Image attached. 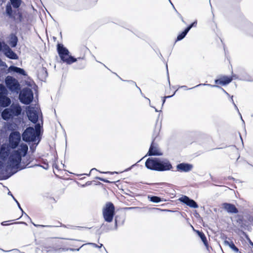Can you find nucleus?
<instances>
[{
  "mask_svg": "<svg viewBox=\"0 0 253 253\" xmlns=\"http://www.w3.org/2000/svg\"><path fill=\"white\" fill-rule=\"evenodd\" d=\"M28 147L27 144L22 143L17 150H14L10 153V149L8 147L2 145L0 149V159L5 160L9 154L5 171L8 173L7 178L15 173L19 169V164L21 161L22 157H24L28 151Z\"/></svg>",
  "mask_w": 253,
  "mask_h": 253,
  "instance_id": "1",
  "label": "nucleus"
},
{
  "mask_svg": "<svg viewBox=\"0 0 253 253\" xmlns=\"http://www.w3.org/2000/svg\"><path fill=\"white\" fill-rule=\"evenodd\" d=\"M21 108L17 104H12L10 107L5 109L1 113L2 118L8 121L14 117L18 116L21 113Z\"/></svg>",
  "mask_w": 253,
  "mask_h": 253,
  "instance_id": "2",
  "label": "nucleus"
},
{
  "mask_svg": "<svg viewBox=\"0 0 253 253\" xmlns=\"http://www.w3.org/2000/svg\"><path fill=\"white\" fill-rule=\"evenodd\" d=\"M19 98L20 102L24 104H30L33 100V92L29 88H24L20 92Z\"/></svg>",
  "mask_w": 253,
  "mask_h": 253,
  "instance_id": "3",
  "label": "nucleus"
},
{
  "mask_svg": "<svg viewBox=\"0 0 253 253\" xmlns=\"http://www.w3.org/2000/svg\"><path fill=\"white\" fill-rule=\"evenodd\" d=\"M40 135L39 131H36L32 127L26 129L22 134L23 140L26 142H34Z\"/></svg>",
  "mask_w": 253,
  "mask_h": 253,
  "instance_id": "4",
  "label": "nucleus"
},
{
  "mask_svg": "<svg viewBox=\"0 0 253 253\" xmlns=\"http://www.w3.org/2000/svg\"><path fill=\"white\" fill-rule=\"evenodd\" d=\"M115 213V208L111 203L106 204L105 207L103 211V217L105 220L108 222H111Z\"/></svg>",
  "mask_w": 253,
  "mask_h": 253,
  "instance_id": "5",
  "label": "nucleus"
},
{
  "mask_svg": "<svg viewBox=\"0 0 253 253\" xmlns=\"http://www.w3.org/2000/svg\"><path fill=\"white\" fill-rule=\"evenodd\" d=\"M8 88L12 92H18L20 89V84L17 80L11 76H7L5 80Z\"/></svg>",
  "mask_w": 253,
  "mask_h": 253,
  "instance_id": "6",
  "label": "nucleus"
},
{
  "mask_svg": "<svg viewBox=\"0 0 253 253\" xmlns=\"http://www.w3.org/2000/svg\"><path fill=\"white\" fill-rule=\"evenodd\" d=\"M21 134L18 131L12 132L9 136V146L12 149L16 148L21 141Z\"/></svg>",
  "mask_w": 253,
  "mask_h": 253,
  "instance_id": "7",
  "label": "nucleus"
},
{
  "mask_svg": "<svg viewBox=\"0 0 253 253\" xmlns=\"http://www.w3.org/2000/svg\"><path fill=\"white\" fill-rule=\"evenodd\" d=\"M39 112L36 107H28L27 114L29 120L33 123H36L39 119Z\"/></svg>",
  "mask_w": 253,
  "mask_h": 253,
  "instance_id": "8",
  "label": "nucleus"
},
{
  "mask_svg": "<svg viewBox=\"0 0 253 253\" xmlns=\"http://www.w3.org/2000/svg\"><path fill=\"white\" fill-rule=\"evenodd\" d=\"M158 171H167L171 170L172 166L170 162L167 159L158 158Z\"/></svg>",
  "mask_w": 253,
  "mask_h": 253,
  "instance_id": "9",
  "label": "nucleus"
},
{
  "mask_svg": "<svg viewBox=\"0 0 253 253\" xmlns=\"http://www.w3.org/2000/svg\"><path fill=\"white\" fill-rule=\"evenodd\" d=\"M145 166L148 169L158 171V158H148L145 162Z\"/></svg>",
  "mask_w": 253,
  "mask_h": 253,
  "instance_id": "10",
  "label": "nucleus"
},
{
  "mask_svg": "<svg viewBox=\"0 0 253 253\" xmlns=\"http://www.w3.org/2000/svg\"><path fill=\"white\" fill-rule=\"evenodd\" d=\"M2 51L4 55L10 59H17L18 58L17 55L7 44L3 45Z\"/></svg>",
  "mask_w": 253,
  "mask_h": 253,
  "instance_id": "11",
  "label": "nucleus"
},
{
  "mask_svg": "<svg viewBox=\"0 0 253 253\" xmlns=\"http://www.w3.org/2000/svg\"><path fill=\"white\" fill-rule=\"evenodd\" d=\"M179 200L185 204L187 206L193 208H198V205L195 201L193 200L190 199L186 196H183L179 199Z\"/></svg>",
  "mask_w": 253,
  "mask_h": 253,
  "instance_id": "12",
  "label": "nucleus"
},
{
  "mask_svg": "<svg viewBox=\"0 0 253 253\" xmlns=\"http://www.w3.org/2000/svg\"><path fill=\"white\" fill-rule=\"evenodd\" d=\"M162 155V153L161 152L157 145L152 142L146 156H161Z\"/></svg>",
  "mask_w": 253,
  "mask_h": 253,
  "instance_id": "13",
  "label": "nucleus"
},
{
  "mask_svg": "<svg viewBox=\"0 0 253 253\" xmlns=\"http://www.w3.org/2000/svg\"><path fill=\"white\" fill-rule=\"evenodd\" d=\"M193 166L187 163H180L176 166L177 170L180 172H188L192 170Z\"/></svg>",
  "mask_w": 253,
  "mask_h": 253,
  "instance_id": "14",
  "label": "nucleus"
},
{
  "mask_svg": "<svg viewBox=\"0 0 253 253\" xmlns=\"http://www.w3.org/2000/svg\"><path fill=\"white\" fill-rule=\"evenodd\" d=\"M234 77L235 76H232L231 77L224 76L219 79L215 80V83L216 84H219L223 85H226L231 82Z\"/></svg>",
  "mask_w": 253,
  "mask_h": 253,
  "instance_id": "15",
  "label": "nucleus"
},
{
  "mask_svg": "<svg viewBox=\"0 0 253 253\" xmlns=\"http://www.w3.org/2000/svg\"><path fill=\"white\" fill-rule=\"evenodd\" d=\"M222 208L228 213H237L238 212V209L234 205L231 204L226 203H223L222 204Z\"/></svg>",
  "mask_w": 253,
  "mask_h": 253,
  "instance_id": "16",
  "label": "nucleus"
},
{
  "mask_svg": "<svg viewBox=\"0 0 253 253\" xmlns=\"http://www.w3.org/2000/svg\"><path fill=\"white\" fill-rule=\"evenodd\" d=\"M197 25V21H195L188 26L185 30L183 31L181 34H179L177 37V41H180L182 40L187 35L189 30L194 27H196Z\"/></svg>",
  "mask_w": 253,
  "mask_h": 253,
  "instance_id": "17",
  "label": "nucleus"
},
{
  "mask_svg": "<svg viewBox=\"0 0 253 253\" xmlns=\"http://www.w3.org/2000/svg\"><path fill=\"white\" fill-rule=\"evenodd\" d=\"M57 51L60 58L63 57V55L69 54V50L62 44H58L57 45Z\"/></svg>",
  "mask_w": 253,
  "mask_h": 253,
  "instance_id": "18",
  "label": "nucleus"
},
{
  "mask_svg": "<svg viewBox=\"0 0 253 253\" xmlns=\"http://www.w3.org/2000/svg\"><path fill=\"white\" fill-rule=\"evenodd\" d=\"M11 100L6 95H4L0 97V106L6 107L11 104Z\"/></svg>",
  "mask_w": 253,
  "mask_h": 253,
  "instance_id": "19",
  "label": "nucleus"
},
{
  "mask_svg": "<svg viewBox=\"0 0 253 253\" xmlns=\"http://www.w3.org/2000/svg\"><path fill=\"white\" fill-rule=\"evenodd\" d=\"M60 58L63 62H66L67 64H71L77 60L76 58H75L69 54L64 55H63V57Z\"/></svg>",
  "mask_w": 253,
  "mask_h": 253,
  "instance_id": "20",
  "label": "nucleus"
},
{
  "mask_svg": "<svg viewBox=\"0 0 253 253\" xmlns=\"http://www.w3.org/2000/svg\"><path fill=\"white\" fill-rule=\"evenodd\" d=\"M9 70L10 71L18 73L20 75H26L25 71L24 69L16 66H11L9 67Z\"/></svg>",
  "mask_w": 253,
  "mask_h": 253,
  "instance_id": "21",
  "label": "nucleus"
},
{
  "mask_svg": "<svg viewBox=\"0 0 253 253\" xmlns=\"http://www.w3.org/2000/svg\"><path fill=\"white\" fill-rule=\"evenodd\" d=\"M224 243L225 245L228 246L234 252L237 253H241V252L239 251L238 249L235 246L233 242H229L226 240L224 242Z\"/></svg>",
  "mask_w": 253,
  "mask_h": 253,
  "instance_id": "22",
  "label": "nucleus"
},
{
  "mask_svg": "<svg viewBox=\"0 0 253 253\" xmlns=\"http://www.w3.org/2000/svg\"><path fill=\"white\" fill-rule=\"evenodd\" d=\"M18 39L14 35H11L9 41V44L12 47H15L17 43Z\"/></svg>",
  "mask_w": 253,
  "mask_h": 253,
  "instance_id": "23",
  "label": "nucleus"
},
{
  "mask_svg": "<svg viewBox=\"0 0 253 253\" xmlns=\"http://www.w3.org/2000/svg\"><path fill=\"white\" fill-rule=\"evenodd\" d=\"M196 232L197 233L201 239L202 241L204 243V245L206 246H207L208 245V242L207 240V238L205 235V234L203 232H201L199 231H196Z\"/></svg>",
  "mask_w": 253,
  "mask_h": 253,
  "instance_id": "24",
  "label": "nucleus"
},
{
  "mask_svg": "<svg viewBox=\"0 0 253 253\" xmlns=\"http://www.w3.org/2000/svg\"><path fill=\"white\" fill-rule=\"evenodd\" d=\"M201 85H207V86H210L211 87H217V88H220L226 94H227L228 96L229 95V94L223 88L220 87L219 86H218L217 85H212L211 84H199L197 85L196 86H199Z\"/></svg>",
  "mask_w": 253,
  "mask_h": 253,
  "instance_id": "25",
  "label": "nucleus"
},
{
  "mask_svg": "<svg viewBox=\"0 0 253 253\" xmlns=\"http://www.w3.org/2000/svg\"><path fill=\"white\" fill-rule=\"evenodd\" d=\"M11 5L15 8H18L21 3V0H10Z\"/></svg>",
  "mask_w": 253,
  "mask_h": 253,
  "instance_id": "26",
  "label": "nucleus"
},
{
  "mask_svg": "<svg viewBox=\"0 0 253 253\" xmlns=\"http://www.w3.org/2000/svg\"><path fill=\"white\" fill-rule=\"evenodd\" d=\"M7 91L3 85L0 84V97L4 95H6Z\"/></svg>",
  "mask_w": 253,
  "mask_h": 253,
  "instance_id": "27",
  "label": "nucleus"
},
{
  "mask_svg": "<svg viewBox=\"0 0 253 253\" xmlns=\"http://www.w3.org/2000/svg\"><path fill=\"white\" fill-rule=\"evenodd\" d=\"M6 12L7 14V16H12V9L11 4H7L6 6Z\"/></svg>",
  "mask_w": 253,
  "mask_h": 253,
  "instance_id": "28",
  "label": "nucleus"
},
{
  "mask_svg": "<svg viewBox=\"0 0 253 253\" xmlns=\"http://www.w3.org/2000/svg\"><path fill=\"white\" fill-rule=\"evenodd\" d=\"M13 198L14 199V200H15V201L16 202L17 205H18V208H19V209L22 211V214H24L30 220L31 222L33 223H34L32 221V220L31 219V218L26 213L24 212V211H23L22 209L21 208L19 203H18V202L14 198L13 196H12Z\"/></svg>",
  "mask_w": 253,
  "mask_h": 253,
  "instance_id": "29",
  "label": "nucleus"
},
{
  "mask_svg": "<svg viewBox=\"0 0 253 253\" xmlns=\"http://www.w3.org/2000/svg\"><path fill=\"white\" fill-rule=\"evenodd\" d=\"M150 200L154 203H158L161 201V198L157 196H152L149 197Z\"/></svg>",
  "mask_w": 253,
  "mask_h": 253,
  "instance_id": "30",
  "label": "nucleus"
},
{
  "mask_svg": "<svg viewBox=\"0 0 253 253\" xmlns=\"http://www.w3.org/2000/svg\"><path fill=\"white\" fill-rule=\"evenodd\" d=\"M33 224L35 227H59V226H61V225H55V226H52V225H39V224H35V223H33Z\"/></svg>",
  "mask_w": 253,
  "mask_h": 253,
  "instance_id": "31",
  "label": "nucleus"
},
{
  "mask_svg": "<svg viewBox=\"0 0 253 253\" xmlns=\"http://www.w3.org/2000/svg\"><path fill=\"white\" fill-rule=\"evenodd\" d=\"M231 100H232V103H233V105H234V107H235V108L237 110L238 112L239 113V114L240 115V117H241V119H242V121H243V123H244V124H245V122H244V120H243V119H242V117L241 114V113L239 112V109H238V108L237 106H236V105L235 104V103H234V101H233V96L231 97Z\"/></svg>",
  "mask_w": 253,
  "mask_h": 253,
  "instance_id": "32",
  "label": "nucleus"
},
{
  "mask_svg": "<svg viewBox=\"0 0 253 253\" xmlns=\"http://www.w3.org/2000/svg\"><path fill=\"white\" fill-rule=\"evenodd\" d=\"M40 124H37L35 126V130L39 131L40 132Z\"/></svg>",
  "mask_w": 253,
  "mask_h": 253,
  "instance_id": "33",
  "label": "nucleus"
},
{
  "mask_svg": "<svg viewBox=\"0 0 253 253\" xmlns=\"http://www.w3.org/2000/svg\"><path fill=\"white\" fill-rule=\"evenodd\" d=\"M173 95H172L171 96H165L163 99V104H162V106L164 105V104L165 103V101H166V98H169V97H170L171 96H172Z\"/></svg>",
  "mask_w": 253,
  "mask_h": 253,
  "instance_id": "34",
  "label": "nucleus"
},
{
  "mask_svg": "<svg viewBox=\"0 0 253 253\" xmlns=\"http://www.w3.org/2000/svg\"><path fill=\"white\" fill-rule=\"evenodd\" d=\"M98 179L100 180V181H103V182H108L109 181L107 180H106L103 178H100V177H97V178Z\"/></svg>",
  "mask_w": 253,
  "mask_h": 253,
  "instance_id": "35",
  "label": "nucleus"
},
{
  "mask_svg": "<svg viewBox=\"0 0 253 253\" xmlns=\"http://www.w3.org/2000/svg\"><path fill=\"white\" fill-rule=\"evenodd\" d=\"M196 87H197V86H195L193 87V88ZM181 87L184 88L185 90H188V89H192L193 88V87H192L191 88L188 89V88H187V87L186 85H182V86H181Z\"/></svg>",
  "mask_w": 253,
  "mask_h": 253,
  "instance_id": "36",
  "label": "nucleus"
},
{
  "mask_svg": "<svg viewBox=\"0 0 253 253\" xmlns=\"http://www.w3.org/2000/svg\"><path fill=\"white\" fill-rule=\"evenodd\" d=\"M88 244L91 245H92L93 247H94L95 248H97V247H98V246L97 244H95V243H88Z\"/></svg>",
  "mask_w": 253,
  "mask_h": 253,
  "instance_id": "37",
  "label": "nucleus"
},
{
  "mask_svg": "<svg viewBox=\"0 0 253 253\" xmlns=\"http://www.w3.org/2000/svg\"><path fill=\"white\" fill-rule=\"evenodd\" d=\"M1 224L3 226H6V225H8V224H6V221H3L1 222Z\"/></svg>",
  "mask_w": 253,
  "mask_h": 253,
  "instance_id": "38",
  "label": "nucleus"
},
{
  "mask_svg": "<svg viewBox=\"0 0 253 253\" xmlns=\"http://www.w3.org/2000/svg\"><path fill=\"white\" fill-rule=\"evenodd\" d=\"M3 46H2V44L1 42H0V51L2 50Z\"/></svg>",
  "mask_w": 253,
  "mask_h": 253,
  "instance_id": "39",
  "label": "nucleus"
},
{
  "mask_svg": "<svg viewBox=\"0 0 253 253\" xmlns=\"http://www.w3.org/2000/svg\"><path fill=\"white\" fill-rule=\"evenodd\" d=\"M19 223L24 224H25V225H27V223H26V222H19Z\"/></svg>",
  "mask_w": 253,
  "mask_h": 253,
  "instance_id": "40",
  "label": "nucleus"
},
{
  "mask_svg": "<svg viewBox=\"0 0 253 253\" xmlns=\"http://www.w3.org/2000/svg\"><path fill=\"white\" fill-rule=\"evenodd\" d=\"M93 170H97V169H95V168H93V169H91L90 171H93Z\"/></svg>",
  "mask_w": 253,
  "mask_h": 253,
  "instance_id": "41",
  "label": "nucleus"
},
{
  "mask_svg": "<svg viewBox=\"0 0 253 253\" xmlns=\"http://www.w3.org/2000/svg\"><path fill=\"white\" fill-rule=\"evenodd\" d=\"M146 99L148 100L149 102V104H150V100L149 98H146Z\"/></svg>",
  "mask_w": 253,
  "mask_h": 253,
  "instance_id": "42",
  "label": "nucleus"
},
{
  "mask_svg": "<svg viewBox=\"0 0 253 253\" xmlns=\"http://www.w3.org/2000/svg\"><path fill=\"white\" fill-rule=\"evenodd\" d=\"M103 246L102 244H100V246H98L97 248H101Z\"/></svg>",
  "mask_w": 253,
  "mask_h": 253,
  "instance_id": "43",
  "label": "nucleus"
},
{
  "mask_svg": "<svg viewBox=\"0 0 253 253\" xmlns=\"http://www.w3.org/2000/svg\"><path fill=\"white\" fill-rule=\"evenodd\" d=\"M155 108V110L156 112H159V111L155 107H154Z\"/></svg>",
  "mask_w": 253,
  "mask_h": 253,
  "instance_id": "44",
  "label": "nucleus"
},
{
  "mask_svg": "<svg viewBox=\"0 0 253 253\" xmlns=\"http://www.w3.org/2000/svg\"><path fill=\"white\" fill-rule=\"evenodd\" d=\"M135 208H136V207L130 208V209H135Z\"/></svg>",
  "mask_w": 253,
  "mask_h": 253,
  "instance_id": "45",
  "label": "nucleus"
},
{
  "mask_svg": "<svg viewBox=\"0 0 253 253\" xmlns=\"http://www.w3.org/2000/svg\"><path fill=\"white\" fill-rule=\"evenodd\" d=\"M251 245H252V246H253V243H251Z\"/></svg>",
  "mask_w": 253,
  "mask_h": 253,
  "instance_id": "46",
  "label": "nucleus"
},
{
  "mask_svg": "<svg viewBox=\"0 0 253 253\" xmlns=\"http://www.w3.org/2000/svg\"><path fill=\"white\" fill-rule=\"evenodd\" d=\"M40 140L38 141V142H37V143H36V145L39 143Z\"/></svg>",
  "mask_w": 253,
  "mask_h": 253,
  "instance_id": "47",
  "label": "nucleus"
},
{
  "mask_svg": "<svg viewBox=\"0 0 253 253\" xmlns=\"http://www.w3.org/2000/svg\"><path fill=\"white\" fill-rule=\"evenodd\" d=\"M150 106L151 107H152V106L151 105H150Z\"/></svg>",
  "mask_w": 253,
  "mask_h": 253,
  "instance_id": "48",
  "label": "nucleus"
},
{
  "mask_svg": "<svg viewBox=\"0 0 253 253\" xmlns=\"http://www.w3.org/2000/svg\"><path fill=\"white\" fill-rule=\"evenodd\" d=\"M150 106L151 107H152V106L151 105H150Z\"/></svg>",
  "mask_w": 253,
  "mask_h": 253,
  "instance_id": "49",
  "label": "nucleus"
},
{
  "mask_svg": "<svg viewBox=\"0 0 253 253\" xmlns=\"http://www.w3.org/2000/svg\"><path fill=\"white\" fill-rule=\"evenodd\" d=\"M150 106L151 107H152V106L151 105H150Z\"/></svg>",
  "mask_w": 253,
  "mask_h": 253,
  "instance_id": "50",
  "label": "nucleus"
}]
</instances>
